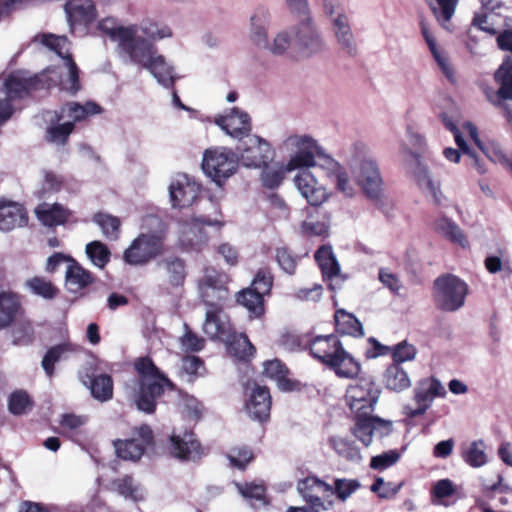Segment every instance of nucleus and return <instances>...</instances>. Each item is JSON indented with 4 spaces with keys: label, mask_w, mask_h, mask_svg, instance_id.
<instances>
[{
    "label": "nucleus",
    "mask_w": 512,
    "mask_h": 512,
    "mask_svg": "<svg viewBox=\"0 0 512 512\" xmlns=\"http://www.w3.org/2000/svg\"><path fill=\"white\" fill-rule=\"evenodd\" d=\"M33 42H39L49 50L55 52L64 60L68 70V78L62 81L57 67H50L41 74L28 76L25 72H16L10 75L4 82L8 99L22 98L31 91L49 89L53 86L62 85V88L71 94L80 90L79 69L70 54V41L66 36H59L51 33L37 34Z\"/></svg>",
    "instance_id": "nucleus-1"
},
{
    "label": "nucleus",
    "mask_w": 512,
    "mask_h": 512,
    "mask_svg": "<svg viewBox=\"0 0 512 512\" xmlns=\"http://www.w3.org/2000/svg\"><path fill=\"white\" fill-rule=\"evenodd\" d=\"M98 30L115 43V52L119 57L126 56V45L135 46L139 41L155 45V41L172 37L169 26L147 18L139 24L123 25L114 17H106L98 22Z\"/></svg>",
    "instance_id": "nucleus-2"
},
{
    "label": "nucleus",
    "mask_w": 512,
    "mask_h": 512,
    "mask_svg": "<svg viewBox=\"0 0 512 512\" xmlns=\"http://www.w3.org/2000/svg\"><path fill=\"white\" fill-rule=\"evenodd\" d=\"M126 56L120 57L124 62L147 69L165 88H173L176 80L174 68L158 53L155 45L139 41L135 46L126 45Z\"/></svg>",
    "instance_id": "nucleus-3"
},
{
    "label": "nucleus",
    "mask_w": 512,
    "mask_h": 512,
    "mask_svg": "<svg viewBox=\"0 0 512 512\" xmlns=\"http://www.w3.org/2000/svg\"><path fill=\"white\" fill-rule=\"evenodd\" d=\"M334 350L322 357V335L316 336L310 342L311 355L327 365L340 378L355 379L360 373V364L342 346L338 338H329Z\"/></svg>",
    "instance_id": "nucleus-4"
},
{
    "label": "nucleus",
    "mask_w": 512,
    "mask_h": 512,
    "mask_svg": "<svg viewBox=\"0 0 512 512\" xmlns=\"http://www.w3.org/2000/svg\"><path fill=\"white\" fill-rule=\"evenodd\" d=\"M468 292V285L459 277L453 274L441 275L434 281L435 306L444 312H456L464 306Z\"/></svg>",
    "instance_id": "nucleus-5"
},
{
    "label": "nucleus",
    "mask_w": 512,
    "mask_h": 512,
    "mask_svg": "<svg viewBox=\"0 0 512 512\" xmlns=\"http://www.w3.org/2000/svg\"><path fill=\"white\" fill-rule=\"evenodd\" d=\"M293 48L304 59L317 56L327 50V43L312 17L300 19L292 27Z\"/></svg>",
    "instance_id": "nucleus-6"
},
{
    "label": "nucleus",
    "mask_w": 512,
    "mask_h": 512,
    "mask_svg": "<svg viewBox=\"0 0 512 512\" xmlns=\"http://www.w3.org/2000/svg\"><path fill=\"white\" fill-rule=\"evenodd\" d=\"M164 234L159 229L153 232L141 233L124 251L123 259L129 265L141 266L164 252Z\"/></svg>",
    "instance_id": "nucleus-7"
},
{
    "label": "nucleus",
    "mask_w": 512,
    "mask_h": 512,
    "mask_svg": "<svg viewBox=\"0 0 512 512\" xmlns=\"http://www.w3.org/2000/svg\"><path fill=\"white\" fill-rule=\"evenodd\" d=\"M282 148L290 153L286 171L316 166V154H322V147L309 135H291L282 143Z\"/></svg>",
    "instance_id": "nucleus-8"
},
{
    "label": "nucleus",
    "mask_w": 512,
    "mask_h": 512,
    "mask_svg": "<svg viewBox=\"0 0 512 512\" xmlns=\"http://www.w3.org/2000/svg\"><path fill=\"white\" fill-rule=\"evenodd\" d=\"M239 159L235 153L224 147L205 150L202 169L217 185L221 186L229 177L236 173Z\"/></svg>",
    "instance_id": "nucleus-9"
},
{
    "label": "nucleus",
    "mask_w": 512,
    "mask_h": 512,
    "mask_svg": "<svg viewBox=\"0 0 512 512\" xmlns=\"http://www.w3.org/2000/svg\"><path fill=\"white\" fill-rule=\"evenodd\" d=\"M228 282L229 277L226 273L206 267L198 281L199 295L204 304L222 305L228 298Z\"/></svg>",
    "instance_id": "nucleus-10"
},
{
    "label": "nucleus",
    "mask_w": 512,
    "mask_h": 512,
    "mask_svg": "<svg viewBox=\"0 0 512 512\" xmlns=\"http://www.w3.org/2000/svg\"><path fill=\"white\" fill-rule=\"evenodd\" d=\"M223 224L217 220H210L204 216L194 217L190 221L180 224L179 227V245L185 251H200L206 245L208 237L204 231V226Z\"/></svg>",
    "instance_id": "nucleus-11"
},
{
    "label": "nucleus",
    "mask_w": 512,
    "mask_h": 512,
    "mask_svg": "<svg viewBox=\"0 0 512 512\" xmlns=\"http://www.w3.org/2000/svg\"><path fill=\"white\" fill-rule=\"evenodd\" d=\"M243 164L247 167H261L273 160L274 151L271 145L257 135H249L237 148Z\"/></svg>",
    "instance_id": "nucleus-12"
},
{
    "label": "nucleus",
    "mask_w": 512,
    "mask_h": 512,
    "mask_svg": "<svg viewBox=\"0 0 512 512\" xmlns=\"http://www.w3.org/2000/svg\"><path fill=\"white\" fill-rule=\"evenodd\" d=\"M353 172L364 194L370 199H378L382 192L383 181L376 161L372 157H364Z\"/></svg>",
    "instance_id": "nucleus-13"
},
{
    "label": "nucleus",
    "mask_w": 512,
    "mask_h": 512,
    "mask_svg": "<svg viewBox=\"0 0 512 512\" xmlns=\"http://www.w3.org/2000/svg\"><path fill=\"white\" fill-rule=\"evenodd\" d=\"M393 423L390 420H385L380 417L369 415L355 416V423L351 428V433L366 447L372 441L373 436L380 437L387 436L392 432Z\"/></svg>",
    "instance_id": "nucleus-14"
},
{
    "label": "nucleus",
    "mask_w": 512,
    "mask_h": 512,
    "mask_svg": "<svg viewBox=\"0 0 512 512\" xmlns=\"http://www.w3.org/2000/svg\"><path fill=\"white\" fill-rule=\"evenodd\" d=\"M169 453L180 460L195 461L202 455V447L191 430L174 429L167 445Z\"/></svg>",
    "instance_id": "nucleus-15"
},
{
    "label": "nucleus",
    "mask_w": 512,
    "mask_h": 512,
    "mask_svg": "<svg viewBox=\"0 0 512 512\" xmlns=\"http://www.w3.org/2000/svg\"><path fill=\"white\" fill-rule=\"evenodd\" d=\"M378 386H348L345 394L347 405L357 415H369L379 400Z\"/></svg>",
    "instance_id": "nucleus-16"
},
{
    "label": "nucleus",
    "mask_w": 512,
    "mask_h": 512,
    "mask_svg": "<svg viewBox=\"0 0 512 512\" xmlns=\"http://www.w3.org/2000/svg\"><path fill=\"white\" fill-rule=\"evenodd\" d=\"M245 411L252 420L264 422L269 418L271 395L267 386H245Z\"/></svg>",
    "instance_id": "nucleus-17"
},
{
    "label": "nucleus",
    "mask_w": 512,
    "mask_h": 512,
    "mask_svg": "<svg viewBox=\"0 0 512 512\" xmlns=\"http://www.w3.org/2000/svg\"><path fill=\"white\" fill-rule=\"evenodd\" d=\"M153 441V432L147 425L138 427L132 439L115 442L117 456L124 460L136 461L141 458L147 446Z\"/></svg>",
    "instance_id": "nucleus-18"
},
{
    "label": "nucleus",
    "mask_w": 512,
    "mask_h": 512,
    "mask_svg": "<svg viewBox=\"0 0 512 512\" xmlns=\"http://www.w3.org/2000/svg\"><path fill=\"white\" fill-rule=\"evenodd\" d=\"M297 491L303 500L312 507L328 510L333 505L332 501L325 502L323 500L325 495L332 491V486L316 477L310 476L300 480L297 484Z\"/></svg>",
    "instance_id": "nucleus-19"
},
{
    "label": "nucleus",
    "mask_w": 512,
    "mask_h": 512,
    "mask_svg": "<svg viewBox=\"0 0 512 512\" xmlns=\"http://www.w3.org/2000/svg\"><path fill=\"white\" fill-rule=\"evenodd\" d=\"M215 124L218 125L227 135L242 140L248 137L251 132V118L248 113L234 107L226 115L215 117Z\"/></svg>",
    "instance_id": "nucleus-20"
},
{
    "label": "nucleus",
    "mask_w": 512,
    "mask_h": 512,
    "mask_svg": "<svg viewBox=\"0 0 512 512\" xmlns=\"http://www.w3.org/2000/svg\"><path fill=\"white\" fill-rule=\"evenodd\" d=\"M64 10L72 33L78 27L86 28L96 19V9L92 0H69Z\"/></svg>",
    "instance_id": "nucleus-21"
},
{
    "label": "nucleus",
    "mask_w": 512,
    "mask_h": 512,
    "mask_svg": "<svg viewBox=\"0 0 512 512\" xmlns=\"http://www.w3.org/2000/svg\"><path fill=\"white\" fill-rule=\"evenodd\" d=\"M199 186L190 181L187 175L174 179L169 187L170 200L173 207L185 208L191 206L198 198Z\"/></svg>",
    "instance_id": "nucleus-22"
},
{
    "label": "nucleus",
    "mask_w": 512,
    "mask_h": 512,
    "mask_svg": "<svg viewBox=\"0 0 512 512\" xmlns=\"http://www.w3.org/2000/svg\"><path fill=\"white\" fill-rule=\"evenodd\" d=\"M331 26L339 50L346 56L355 57L358 53V46L349 17L347 15L334 17Z\"/></svg>",
    "instance_id": "nucleus-23"
},
{
    "label": "nucleus",
    "mask_w": 512,
    "mask_h": 512,
    "mask_svg": "<svg viewBox=\"0 0 512 512\" xmlns=\"http://www.w3.org/2000/svg\"><path fill=\"white\" fill-rule=\"evenodd\" d=\"M294 183L311 206H319L328 198L326 189L319 185L317 179L308 170L300 171L294 177Z\"/></svg>",
    "instance_id": "nucleus-24"
},
{
    "label": "nucleus",
    "mask_w": 512,
    "mask_h": 512,
    "mask_svg": "<svg viewBox=\"0 0 512 512\" xmlns=\"http://www.w3.org/2000/svg\"><path fill=\"white\" fill-rule=\"evenodd\" d=\"M28 223L25 208L13 201L0 203V230L9 232L13 229L24 227Z\"/></svg>",
    "instance_id": "nucleus-25"
},
{
    "label": "nucleus",
    "mask_w": 512,
    "mask_h": 512,
    "mask_svg": "<svg viewBox=\"0 0 512 512\" xmlns=\"http://www.w3.org/2000/svg\"><path fill=\"white\" fill-rule=\"evenodd\" d=\"M315 260L321 270L324 281H329V288L335 290L333 281H342L340 279V265L333 253L332 247L323 245L315 252Z\"/></svg>",
    "instance_id": "nucleus-26"
},
{
    "label": "nucleus",
    "mask_w": 512,
    "mask_h": 512,
    "mask_svg": "<svg viewBox=\"0 0 512 512\" xmlns=\"http://www.w3.org/2000/svg\"><path fill=\"white\" fill-rule=\"evenodd\" d=\"M22 313L20 295L13 291H0V330L9 328Z\"/></svg>",
    "instance_id": "nucleus-27"
},
{
    "label": "nucleus",
    "mask_w": 512,
    "mask_h": 512,
    "mask_svg": "<svg viewBox=\"0 0 512 512\" xmlns=\"http://www.w3.org/2000/svg\"><path fill=\"white\" fill-rule=\"evenodd\" d=\"M270 13L265 7L255 9L250 17V39L260 49L268 45V25Z\"/></svg>",
    "instance_id": "nucleus-28"
},
{
    "label": "nucleus",
    "mask_w": 512,
    "mask_h": 512,
    "mask_svg": "<svg viewBox=\"0 0 512 512\" xmlns=\"http://www.w3.org/2000/svg\"><path fill=\"white\" fill-rule=\"evenodd\" d=\"M133 367L142 384H173L149 356L136 358Z\"/></svg>",
    "instance_id": "nucleus-29"
},
{
    "label": "nucleus",
    "mask_w": 512,
    "mask_h": 512,
    "mask_svg": "<svg viewBox=\"0 0 512 512\" xmlns=\"http://www.w3.org/2000/svg\"><path fill=\"white\" fill-rule=\"evenodd\" d=\"M164 393V386H133L131 399L138 410L153 413L157 399Z\"/></svg>",
    "instance_id": "nucleus-30"
},
{
    "label": "nucleus",
    "mask_w": 512,
    "mask_h": 512,
    "mask_svg": "<svg viewBox=\"0 0 512 512\" xmlns=\"http://www.w3.org/2000/svg\"><path fill=\"white\" fill-rule=\"evenodd\" d=\"M445 394V386H420L415 391L414 400L417 408L405 406L404 413L409 417L422 415L430 407L436 396Z\"/></svg>",
    "instance_id": "nucleus-31"
},
{
    "label": "nucleus",
    "mask_w": 512,
    "mask_h": 512,
    "mask_svg": "<svg viewBox=\"0 0 512 512\" xmlns=\"http://www.w3.org/2000/svg\"><path fill=\"white\" fill-rule=\"evenodd\" d=\"M102 108L95 102L88 101L84 105L77 102H70L64 105L59 113H57V121L68 118V122H76L85 120L89 116L100 114Z\"/></svg>",
    "instance_id": "nucleus-32"
},
{
    "label": "nucleus",
    "mask_w": 512,
    "mask_h": 512,
    "mask_svg": "<svg viewBox=\"0 0 512 512\" xmlns=\"http://www.w3.org/2000/svg\"><path fill=\"white\" fill-rule=\"evenodd\" d=\"M69 291L77 293L94 282L90 271L84 269L76 260L70 259L65 273Z\"/></svg>",
    "instance_id": "nucleus-33"
},
{
    "label": "nucleus",
    "mask_w": 512,
    "mask_h": 512,
    "mask_svg": "<svg viewBox=\"0 0 512 512\" xmlns=\"http://www.w3.org/2000/svg\"><path fill=\"white\" fill-rule=\"evenodd\" d=\"M35 214L43 225L53 227L64 224L71 212L58 203H41L35 208Z\"/></svg>",
    "instance_id": "nucleus-34"
},
{
    "label": "nucleus",
    "mask_w": 512,
    "mask_h": 512,
    "mask_svg": "<svg viewBox=\"0 0 512 512\" xmlns=\"http://www.w3.org/2000/svg\"><path fill=\"white\" fill-rule=\"evenodd\" d=\"M158 266L163 269L168 284L172 287H180L186 279L185 261L176 256L163 258Z\"/></svg>",
    "instance_id": "nucleus-35"
},
{
    "label": "nucleus",
    "mask_w": 512,
    "mask_h": 512,
    "mask_svg": "<svg viewBox=\"0 0 512 512\" xmlns=\"http://www.w3.org/2000/svg\"><path fill=\"white\" fill-rule=\"evenodd\" d=\"M433 229L436 233L465 248L468 246V240L456 222L448 217H440L433 222Z\"/></svg>",
    "instance_id": "nucleus-36"
},
{
    "label": "nucleus",
    "mask_w": 512,
    "mask_h": 512,
    "mask_svg": "<svg viewBox=\"0 0 512 512\" xmlns=\"http://www.w3.org/2000/svg\"><path fill=\"white\" fill-rule=\"evenodd\" d=\"M206 315L203 324V331L210 338H220L227 335L229 330L226 324L220 319V313L222 311V305L205 304Z\"/></svg>",
    "instance_id": "nucleus-37"
},
{
    "label": "nucleus",
    "mask_w": 512,
    "mask_h": 512,
    "mask_svg": "<svg viewBox=\"0 0 512 512\" xmlns=\"http://www.w3.org/2000/svg\"><path fill=\"white\" fill-rule=\"evenodd\" d=\"M461 457L472 468L485 466L488 461L487 446L482 439L471 441L462 447Z\"/></svg>",
    "instance_id": "nucleus-38"
},
{
    "label": "nucleus",
    "mask_w": 512,
    "mask_h": 512,
    "mask_svg": "<svg viewBox=\"0 0 512 512\" xmlns=\"http://www.w3.org/2000/svg\"><path fill=\"white\" fill-rule=\"evenodd\" d=\"M264 296L251 288H245L236 295V301L249 312L250 318H260L265 313Z\"/></svg>",
    "instance_id": "nucleus-39"
},
{
    "label": "nucleus",
    "mask_w": 512,
    "mask_h": 512,
    "mask_svg": "<svg viewBox=\"0 0 512 512\" xmlns=\"http://www.w3.org/2000/svg\"><path fill=\"white\" fill-rule=\"evenodd\" d=\"M335 329L341 335L362 337L364 335L361 322L344 309H338L334 315Z\"/></svg>",
    "instance_id": "nucleus-40"
},
{
    "label": "nucleus",
    "mask_w": 512,
    "mask_h": 512,
    "mask_svg": "<svg viewBox=\"0 0 512 512\" xmlns=\"http://www.w3.org/2000/svg\"><path fill=\"white\" fill-rule=\"evenodd\" d=\"M112 489L126 499L133 501L141 500L144 497V490L131 476L117 478L111 483Z\"/></svg>",
    "instance_id": "nucleus-41"
},
{
    "label": "nucleus",
    "mask_w": 512,
    "mask_h": 512,
    "mask_svg": "<svg viewBox=\"0 0 512 512\" xmlns=\"http://www.w3.org/2000/svg\"><path fill=\"white\" fill-rule=\"evenodd\" d=\"M263 375L277 384H295L290 378V371L279 359L267 360L263 363Z\"/></svg>",
    "instance_id": "nucleus-42"
},
{
    "label": "nucleus",
    "mask_w": 512,
    "mask_h": 512,
    "mask_svg": "<svg viewBox=\"0 0 512 512\" xmlns=\"http://www.w3.org/2000/svg\"><path fill=\"white\" fill-rule=\"evenodd\" d=\"M169 391L178 397V406L182 409V412L185 413L190 419L198 420L203 411V407L201 403L186 393H183L181 390L177 389L176 386H167Z\"/></svg>",
    "instance_id": "nucleus-43"
},
{
    "label": "nucleus",
    "mask_w": 512,
    "mask_h": 512,
    "mask_svg": "<svg viewBox=\"0 0 512 512\" xmlns=\"http://www.w3.org/2000/svg\"><path fill=\"white\" fill-rule=\"evenodd\" d=\"M495 81L500 85L497 95L501 99H512V61L505 60L496 70Z\"/></svg>",
    "instance_id": "nucleus-44"
},
{
    "label": "nucleus",
    "mask_w": 512,
    "mask_h": 512,
    "mask_svg": "<svg viewBox=\"0 0 512 512\" xmlns=\"http://www.w3.org/2000/svg\"><path fill=\"white\" fill-rule=\"evenodd\" d=\"M330 446L341 457L348 461L358 463L362 456L355 444L343 437L334 436L329 439Z\"/></svg>",
    "instance_id": "nucleus-45"
},
{
    "label": "nucleus",
    "mask_w": 512,
    "mask_h": 512,
    "mask_svg": "<svg viewBox=\"0 0 512 512\" xmlns=\"http://www.w3.org/2000/svg\"><path fill=\"white\" fill-rule=\"evenodd\" d=\"M227 351L239 360H247L254 355L256 350L245 334H239L233 336L228 342Z\"/></svg>",
    "instance_id": "nucleus-46"
},
{
    "label": "nucleus",
    "mask_w": 512,
    "mask_h": 512,
    "mask_svg": "<svg viewBox=\"0 0 512 512\" xmlns=\"http://www.w3.org/2000/svg\"><path fill=\"white\" fill-rule=\"evenodd\" d=\"M33 405L30 395L22 389L13 391L8 397V410L16 416L27 414L32 410Z\"/></svg>",
    "instance_id": "nucleus-47"
},
{
    "label": "nucleus",
    "mask_w": 512,
    "mask_h": 512,
    "mask_svg": "<svg viewBox=\"0 0 512 512\" xmlns=\"http://www.w3.org/2000/svg\"><path fill=\"white\" fill-rule=\"evenodd\" d=\"M57 121V114L55 115V123L51 122V124L47 127L46 130V139L48 142L57 144V145H65L69 135L74 130L73 122H64L59 123Z\"/></svg>",
    "instance_id": "nucleus-48"
},
{
    "label": "nucleus",
    "mask_w": 512,
    "mask_h": 512,
    "mask_svg": "<svg viewBox=\"0 0 512 512\" xmlns=\"http://www.w3.org/2000/svg\"><path fill=\"white\" fill-rule=\"evenodd\" d=\"M85 252L92 264L103 269L110 261L111 252L108 246L101 241L89 242L85 247Z\"/></svg>",
    "instance_id": "nucleus-49"
},
{
    "label": "nucleus",
    "mask_w": 512,
    "mask_h": 512,
    "mask_svg": "<svg viewBox=\"0 0 512 512\" xmlns=\"http://www.w3.org/2000/svg\"><path fill=\"white\" fill-rule=\"evenodd\" d=\"M31 293L40 296L46 300H51L57 296L59 289L44 277L35 276L28 279L25 283Z\"/></svg>",
    "instance_id": "nucleus-50"
},
{
    "label": "nucleus",
    "mask_w": 512,
    "mask_h": 512,
    "mask_svg": "<svg viewBox=\"0 0 512 512\" xmlns=\"http://www.w3.org/2000/svg\"><path fill=\"white\" fill-rule=\"evenodd\" d=\"M93 221L100 226L103 235L110 239L116 240L119 236L121 222L119 218L105 213H97L93 217Z\"/></svg>",
    "instance_id": "nucleus-51"
},
{
    "label": "nucleus",
    "mask_w": 512,
    "mask_h": 512,
    "mask_svg": "<svg viewBox=\"0 0 512 512\" xmlns=\"http://www.w3.org/2000/svg\"><path fill=\"white\" fill-rule=\"evenodd\" d=\"M292 45L293 37L287 30H281L274 35L271 41L268 40V45H265L264 50L274 56H282L288 52Z\"/></svg>",
    "instance_id": "nucleus-52"
},
{
    "label": "nucleus",
    "mask_w": 512,
    "mask_h": 512,
    "mask_svg": "<svg viewBox=\"0 0 512 512\" xmlns=\"http://www.w3.org/2000/svg\"><path fill=\"white\" fill-rule=\"evenodd\" d=\"M458 0H436L432 10L437 20L443 27L448 29V24L455 13Z\"/></svg>",
    "instance_id": "nucleus-53"
},
{
    "label": "nucleus",
    "mask_w": 512,
    "mask_h": 512,
    "mask_svg": "<svg viewBox=\"0 0 512 512\" xmlns=\"http://www.w3.org/2000/svg\"><path fill=\"white\" fill-rule=\"evenodd\" d=\"M13 344L17 346L30 345L35 338V331L30 320H21L13 329Z\"/></svg>",
    "instance_id": "nucleus-54"
},
{
    "label": "nucleus",
    "mask_w": 512,
    "mask_h": 512,
    "mask_svg": "<svg viewBox=\"0 0 512 512\" xmlns=\"http://www.w3.org/2000/svg\"><path fill=\"white\" fill-rule=\"evenodd\" d=\"M239 493L247 499L254 500L252 503L254 508H260L266 505L265 488L258 484H236Z\"/></svg>",
    "instance_id": "nucleus-55"
},
{
    "label": "nucleus",
    "mask_w": 512,
    "mask_h": 512,
    "mask_svg": "<svg viewBox=\"0 0 512 512\" xmlns=\"http://www.w3.org/2000/svg\"><path fill=\"white\" fill-rule=\"evenodd\" d=\"M274 277L269 268H260L249 288L255 290L257 293L265 296L270 293L273 286Z\"/></svg>",
    "instance_id": "nucleus-56"
},
{
    "label": "nucleus",
    "mask_w": 512,
    "mask_h": 512,
    "mask_svg": "<svg viewBox=\"0 0 512 512\" xmlns=\"http://www.w3.org/2000/svg\"><path fill=\"white\" fill-rule=\"evenodd\" d=\"M360 487V483L355 479H336L332 491L328 494H335L341 501H346Z\"/></svg>",
    "instance_id": "nucleus-57"
},
{
    "label": "nucleus",
    "mask_w": 512,
    "mask_h": 512,
    "mask_svg": "<svg viewBox=\"0 0 512 512\" xmlns=\"http://www.w3.org/2000/svg\"><path fill=\"white\" fill-rule=\"evenodd\" d=\"M275 258L278 265L285 273L289 275L295 274L299 258L288 248H277Z\"/></svg>",
    "instance_id": "nucleus-58"
},
{
    "label": "nucleus",
    "mask_w": 512,
    "mask_h": 512,
    "mask_svg": "<svg viewBox=\"0 0 512 512\" xmlns=\"http://www.w3.org/2000/svg\"><path fill=\"white\" fill-rule=\"evenodd\" d=\"M182 369L189 376L188 382H193L197 377L206 373L204 362L196 356H186L182 360Z\"/></svg>",
    "instance_id": "nucleus-59"
},
{
    "label": "nucleus",
    "mask_w": 512,
    "mask_h": 512,
    "mask_svg": "<svg viewBox=\"0 0 512 512\" xmlns=\"http://www.w3.org/2000/svg\"><path fill=\"white\" fill-rule=\"evenodd\" d=\"M416 180L421 189L426 190L433 197L435 203L439 204L441 199V191L438 183L434 182L426 169H419L416 174Z\"/></svg>",
    "instance_id": "nucleus-60"
},
{
    "label": "nucleus",
    "mask_w": 512,
    "mask_h": 512,
    "mask_svg": "<svg viewBox=\"0 0 512 512\" xmlns=\"http://www.w3.org/2000/svg\"><path fill=\"white\" fill-rule=\"evenodd\" d=\"M63 179L52 171H44V179L40 190L36 192L38 198H44L49 193H56L61 190Z\"/></svg>",
    "instance_id": "nucleus-61"
},
{
    "label": "nucleus",
    "mask_w": 512,
    "mask_h": 512,
    "mask_svg": "<svg viewBox=\"0 0 512 512\" xmlns=\"http://www.w3.org/2000/svg\"><path fill=\"white\" fill-rule=\"evenodd\" d=\"M68 351L67 344H59L51 347L43 357L42 367L47 375L51 376L54 372V365L57 363L61 356Z\"/></svg>",
    "instance_id": "nucleus-62"
},
{
    "label": "nucleus",
    "mask_w": 512,
    "mask_h": 512,
    "mask_svg": "<svg viewBox=\"0 0 512 512\" xmlns=\"http://www.w3.org/2000/svg\"><path fill=\"white\" fill-rule=\"evenodd\" d=\"M393 363H401L411 361L415 358L417 350L414 345L406 341H402L391 348Z\"/></svg>",
    "instance_id": "nucleus-63"
},
{
    "label": "nucleus",
    "mask_w": 512,
    "mask_h": 512,
    "mask_svg": "<svg viewBox=\"0 0 512 512\" xmlns=\"http://www.w3.org/2000/svg\"><path fill=\"white\" fill-rule=\"evenodd\" d=\"M401 457L397 450H389L371 458L370 467L374 470H385L396 464Z\"/></svg>",
    "instance_id": "nucleus-64"
}]
</instances>
